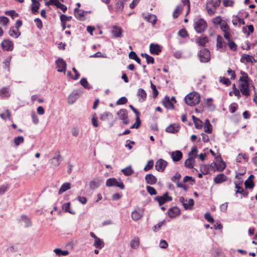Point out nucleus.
<instances>
[{"mask_svg":"<svg viewBox=\"0 0 257 257\" xmlns=\"http://www.w3.org/2000/svg\"><path fill=\"white\" fill-rule=\"evenodd\" d=\"M241 76L239 78L240 82L238 88L242 94L247 97L250 94L248 83L250 79L246 73L241 72Z\"/></svg>","mask_w":257,"mask_h":257,"instance_id":"f257e3e1","label":"nucleus"},{"mask_svg":"<svg viewBox=\"0 0 257 257\" xmlns=\"http://www.w3.org/2000/svg\"><path fill=\"white\" fill-rule=\"evenodd\" d=\"M186 103L189 106H194L198 104L200 100V95L196 92H192L187 95L185 98Z\"/></svg>","mask_w":257,"mask_h":257,"instance_id":"f03ea898","label":"nucleus"},{"mask_svg":"<svg viewBox=\"0 0 257 257\" xmlns=\"http://www.w3.org/2000/svg\"><path fill=\"white\" fill-rule=\"evenodd\" d=\"M197 149L196 147L192 148L191 151L188 153V158L185 161V167L192 169L195 165V159L197 155Z\"/></svg>","mask_w":257,"mask_h":257,"instance_id":"7ed1b4c3","label":"nucleus"},{"mask_svg":"<svg viewBox=\"0 0 257 257\" xmlns=\"http://www.w3.org/2000/svg\"><path fill=\"white\" fill-rule=\"evenodd\" d=\"M221 0H209L206 2V10L208 15H213L220 6Z\"/></svg>","mask_w":257,"mask_h":257,"instance_id":"20e7f679","label":"nucleus"},{"mask_svg":"<svg viewBox=\"0 0 257 257\" xmlns=\"http://www.w3.org/2000/svg\"><path fill=\"white\" fill-rule=\"evenodd\" d=\"M198 56L201 63H207L210 60V52L207 49L201 50L198 53Z\"/></svg>","mask_w":257,"mask_h":257,"instance_id":"39448f33","label":"nucleus"},{"mask_svg":"<svg viewBox=\"0 0 257 257\" xmlns=\"http://www.w3.org/2000/svg\"><path fill=\"white\" fill-rule=\"evenodd\" d=\"M207 27V23L202 19H200L195 22L194 29L195 31L200 33L204 32Z\"/></svg>","mask_w":257,"mask_h":257,"instance_id":"423d86ee","label":"nucleus"},{"mask_svg":"<svg viewBox=\"0 0 257 257\" xmlns=\"http://www.w3.org/2000/svg\"><path fill=\"white\" fill-rule=\"evenodd\" d=\"M82 92L83 91L81 89H76L73 91L68 97V103L70 104H73L78 97L82 94Z\"/></svg>","mask_w":257,"mask_h":257,"instance_id":"0eeeda50","label":"nucleus"},{"mask_svg":"<svg viewBox=\"0 0 257 257\" xmlns=\"http://www.w3.org/2000/svg\"><path fill=\"white\" fill-rule=\"evenodd\" d=\"M106 185L108 187H117L121 189H123L124 185L121 182H118L115 178H111L106 181Z\"/></svg>","mask_w":257,"mask_h":257,"instance_id":"6e6552de","label":"nucleus"},{"mask_svg":"<svg viewBox=\"0 0 257 257\" xmlns=\"http://www.w3.org/2000/svg\"><path fill=\"white\" fill-rule=\"evenodd\" d=\"M220 160L213 162L211 164V167L214 170L217 171H222L226 167L225 163L222 161L221 158Z\"/></svg>","mask_w":257,"mask_h":257,"instance_id":"1a4fd4ad","label":"nucleus"},{"mask_svg":"<svg viewBox=\"0 0 257 257\" xmlns=\"http://www.w3.org/2000/svg\"><path fill=\"white\" fill-rule=\"evenodd\" d=\"M155 200L158 202L159 206H161L166 202L172 201V197L168 195V192H166L163 196L156 197Z\"/></svg>","mask_w":257,"mask_h":257,"instance_id":"9d476101","label":"nucleus"},{"mask_svg":"<svg viewBox=\"0 0 257 257\" xmlns=\"http://www.w3.org/2000/svg\"><path fill=\"white\" fill-rule=\"evenodd\" d=\"M119 118L122 120L123 123L127 124L129 123L127 111L125 109H121L117 113Z\"/></svg>","mask_w":257,"mask_h":257,"instance_id":"9b49d317","label":"nucleus"},{"mask_svg":"<svg viewBox=\"0 0 257 257\" xmlns=\"http://www.w3.org/2000/svg\"><path fill=\"white\" fill-rule=\"evenodd\" d=\"M90 235L94 239L93 246L97 248L101 249L104 246V242L102 239L98 238L93 232H90Z\"/></svg>","mask_w":257,"mask_h":257,"instance_id":"f8f14e48","label":"nucleus"},{"mask_svg":"<svg viewBox=\"0 0 257 257\" xmlns=\"http://www.w3.org/2000/svg\"><path fill=\"white\" fill-rule=\"evenodd\" d=\"M179 201L183 206L185 210L191 209L194 205V200L193 199H190L188 200V202L187 203V200L186 199H185L183 197H180L179 198Z\"/></svg>","mask_w":257,"mask_h":257,"instance_id":"ddd939ff","label":"nucleus"},{"mask_svg":"<svg viewBox=\"0 0 257 257\" xmlns=\"http://www.w3.org/2000/svg\"><path fill=\"white\" fill-rule=\"evenodd\" d=\"M168 163L162 159H159L156 163L155 168L157 171L162 172L165 169Z\"/></svg>","mask_w":257,"mask_h":257,"instance_id":"4468645a","label":"nucleus"},{"mask_svg":"<svg viewBox=\"0 0 257 257\" xmlns=\"http://www.w3.org/2000/svg\"><path fill=\"white\" fill-rule=\"evenodd\" d=\"M226 46V43L224 41L222 36L218 35L216 40V47L217 49L219 50L220 51H223L225 50Z\"/></svg>","mask_w":257,"mask_h":257,"instance_id":"2eb2a0df","label":"nucleus"},{"mask_svg":"<svg viewBox=\"0 0 257 257\" xmlns=\"http://www.w3.org/2000/svg\"><path fill=\"white\" fill-rule=\"evenodd\" d=\"M46 5H54L57 8L61 9L64 13L67 10V7L63 4H61L58 0H49L46 3Z\"/></svg>","mask_w":257,"mask_h":257,"instance_id":"dca6fc26","label":"nucleus"},{"mask_svg":"<svg viewBox=\"0 0 257 257\" xmlns=\"http://www.w3.org/2000/svg\"><path fill=\"white\" fill-rule=\"evenodd\" d=\"M144 215V210L139 208L135 209L132 213V218L134 221H137L141 219Z\"/></svg>","mask_w":257,"mask_h":257,"instance_id":"f3484780","label":"nucleus"},{"mask_svg":"<svg viewBox=\"0 0 257 257\" xmlns=\"http://www.w3.org/2000/svg\"><path fill=\"white\" fill-rule=\"evenodd\" d=\"M62 161V158L59 153L55 155L50 160V163L54 167H57L60 165Z\"/></svg>","mask_w":257,"mask_h":257,"instance_id":"a211bd4d","label":"nucleus"},{"mask_svg":"<svg viewBox=\"0 0 257 257\" xmlns=\"http://www.w3.org/2000/svg\"><path fill=\"white\" fill-rule=\"evenodd\" d=\"M56 64L58 67L57 71L58 72H65L66 68V63L63 59L59 58L56 61Z\"/></svg>","mask_w":257,"mask_h":257,"instance_id":"6ab92c4d","label":"nucleus"},{"mask_svg":"<svg viewBox=\"0 0 257 257\" xmlns=\"http://www.w3.org/2000/svg\"><path fill=\"white\" fill-rule=\"evenodd\" d=\"M1 45L3 49L7 51H12L14 48L12 42L8 39L4 40Z\"/></svg>","mask_w":257,"mask_h":257,"instance_id":"aec40b11","label":"nucleus"},{"mask_svg":"<svg viewBox=\"0 0 257 257\" xmlns=\"http://www.w3.org/2000/svg\"><path fill=\"white\" fill-rule=\"evenodd\" d=\"M256 61L254 58L248 54H243L240 58V62L243 63H253Z\"/></svg>","mask_w":257,"mask_h":257,"instance_id":"412c9836","label":"nucleus"},{"mask_svg":"<svg viewBox=\"0 0 257 257\" xmlns=\"http://www.w3.org/2000/svg\"><path fill=\"white\" fill-rule=\"evenodd\" d=\"M180 213V209L177 207L171 208L168 211V216L170 218L176 217L178 216Z\"/></svg>","mask_w":257,"mask_h":257,"instance_id":"4be33fe9","label":"nucleus"},{"mask_svg":"<svg viewBox=\"0 0 257 257\" xmlns=\"http://www.w3.org/2000/svg\"><path fill=\"white\" fill-rule=\"evenodd\" d=\"M171 157L174 162H178L182 159L183 154L180 151H175L171 153Z\"/></svg>","mask_w":257,"mask_h":257,"instance_id":"5701e85b","label":"nucleus"},{"mask_svg":"<svg viewBox=\"0 0 257 257\" xmlns=\"http://www.w3.org/2000/svg\"><path fill=\"white\" fill-rule=\"evenodd\" d=\"M150 51L152 54L158 55L161 51V48L158 44L151 43L150 45Z\"/></svg>","mask_w":257,"mask_h":257,"instance_id":"b1692460","label":"nucleus"},{"mask_svg":"<svg viewBox=\"0 0 257 257\" xmlns=\"http://www.w3.org/2000/svg\"><path fill=\"white\" fill-rule=\"evenodd\" d=\"M86 13V12L79 9L78 8H75L74 10V15L75 18L80 20V21H84V14Z\"/></svg>","mask_w":257,"mask_h":257,"instance_id":"393cba45","label":"nucleus"},{"mask_svg":"<svg viewBox=\"0 0 257 257\" xmlns=\"http://www.w3.org/2000/svg\"><path fill=\"white\" fill-rule=\"evenodd\" d=\"M180 126L178 124L174 123L169 125L166 128V131L169 133L175 134L177 133L179 130Z\"/></svg>","mask_w":257,"mask_h":257,"instance_id":"a878e982","label":"nucleus"},{"mask_svg":"<svg viewBox=\"0 0 257 257\" xmlns=\"http://www.w3.org/2000/svg\"><path fill=\"white\" fill-rule=\"evenodd\" d=\"M9 34L12 37L17 38L20 36L21 33L19 29L15 28L14 27H12L10 29Z\"/></svg>","mask_w":257,"mask_h":257,"instance_id":"bb28decb","label":"nucleus"},{"mask_svg":"<svg viewBox=\"0 0 257 257\" xmlns=\"http://www.w3.org/2000/svg\"><path fill=\"white\" fill-rule=\"evenodd\" d=\"M122 30L121 28L118 26H114L112 30V34L115 38H120L122 36Z\"/></svg>","mask_w":257,"mask_h":257,"instance_id":"cd10ccee","label":"nucleus"},{"mask_svg":"<svg viewBox=\"0 0 257 257\" xmlns=\"http://www.w3.org/2000/svg\"><path fill=\"white\" fill-rule=\"evenodd\" d=\"M101 182L99 179L94 178L90 182L89 187L91 189H95L100 185Z\"/></svg>","mask_w":257,"mask_h":257,"instance_id":"c85d7f7f","label":"nucleus"},{"mask_svg":"<svg viewBox=\"0 0 257 257\" xmlns=\"http://www.w3.org/2000/svg\"><path fill=\"white\" fill-rule=\"evenodd\" d=\"M227 180V177L223 174H219L214 178V182L216 184H220L225 182Z\"/></svg>","mask_w":257,"mask_h":257,"instance_id":"c756f323","label":"nucleus"},{"mask_svg":"<svg viewBox=\"0 0 257 257\" xmlns=\"http://www.w3.org/2000/svg\"><path fill=\"white\" fill-rule=\"evenodd\" d=\"M146 182L151 185L155 184L157 181V178L152 174H147L145 177Z\"/></svg>","mask_w":257,"mask_h":257,"instance_id":"7c9ffc66","label":"nucleus"},{"mask_svg":"<svg viewBox=\"0 0 257 257\" xmlns=\"http://www.w3.org/2000/svg\"><path fill=\"white\" fill-rule=\"evenodd\" d=\"M137 95L139 97H140L139 99L140 101H144L147 98V93L143 88H139L138 90Z\"/></svg>","mask_w":257,"mask_h":257,"instance_id":"2f4dec72","label":"nucleus"},{"mask_svg":"<svg viewBox=\"0 0 257 257\" xmlns=\"http://www.w3.org/2000/svg\"><path fill=\"white\" fill-rule=\"evenodd\" d=\"M11 95V92L8 87H4L0 89V96L2 97H9Z\"/></svg>","mask_w":257,"mask_h":257,"instance_id":"473e14b6","label":"nucleus"},{"mask_svg":"<svg viewBox=\"0 0 257 257\" xmlns=\"http://www.w3.org/2000/svg\"><path fill=\"white\" fill-rule=\"evenodd\" d=\"M163 103L164 106L168 109H173L174 105L171 102L170 97L168 96H166L163 100Z\"/></svg>","mask_w":257,"mask_h":257,"instance_id":"72a5a7b5","label":"nucleus"},{"mask_svg":"<svg viewBox=\"0 0 257 257\" xmlns=\"http://www.w3.org/2000/svg\"><path fill=\"white\" fill-rule=\"evenodd\" d=\"M234 183L235 185V188L236 189L235 193H239L242 195L244 197H247L248 192L246 191H244V189L242 187H240L237 184H236V183L235 182Z\"/></svg>","mask_w":257,"mask_h":257,"instance_id":"f704fd0d","label":"nucleus"},{"mask_svg":"<svg viewBox=\"0 0 257 257\" xmlns=\"http://www.w3.org/2000/svg\"><path fill=\"white\" fill-rule=\"evenodd\" d=\"M56 255L60 257L61 256H66L69 254L68 250H62L60 248H55L53 250Z\"/></svg>","mask_w":257,"mask_h":257,"instance_id":"c9c22d12","label":"nucleus"},{"mask_svg":"<svg viewBox=\"0 0 257 257\" xmlns=\"http://www.w3.org/2000/svg\"><path fill=\"white\" fill-rule=\"evenodd\" d=\"M196 41L199 45L204 46L208 43V40L207 37H201L197 38Z\"/></svg>","mask_w":257,"mask_h":257,"instance_id":"e433bc0d","label":"nucleus"},{"mask_svg":"<svg viewBox=\"0 0 257 257\" xmlns=\"http://www.w3.org/2000/svg\"><path fill=\"white\" fill-rule=\"evenodd\" d=\"M32 4V11L33 13L35 14L38 12L39 9L40 3L36 0H31Z\"/></svg>","mask_w":257,"mask_h":257,"instance_id":"4c0bfd02","label":"nucleus"},{"mask_svg":"<svg viewBox=\"0 0 257 257\" xmlns=\"http://www.w3.org/2000/svg\"><path fill=\"white\" fill-rule=\"evenodd\" d=\"M71 16H67L65 15H61L60 16V20L62 22V30H64L65 29V22L69 21L71 20Z\"/></svg>","mask_w":257,"mask_h":257,"instance_id":"58836bf2","label":"nucleus"},{"mask_svg":"<svg viewBox=\"0 0 257 257\" xmlns=\"http://www.w3.org/2000/svg\"><path fill=\"white\" fill-rule=\"evenodd\" d=\"M122 173L126 176H128L132 175L134 173V170L132 168L131 166H128L121 170Z\"/></svg>","mask_w":257,"mask_h":257,"instance_id":"ea45409f","label":"nucleus"},{"mask_svg":"<svg viewBox=\"0 0 257 257\" xmlns=\"http://www.w3.org/2000/svg\"><path fill=\"white\" fill-rule=\"evenodd\" d=\"M21 220L25 223V227H28L32 225L31 219L26 215H23L21 216Z\"/></svg>","mask_w":257,"mask_h":257,"instance_id":"a19ab883","label":"nucleus"},{"mask_svg":"<svg viewBox=\"0 0 257 257\" xmlns=\"http://www.w3.org/2000/svg\"><path fill=\"white\" fill-rule=\"evenodd\" d=\"M71 184L69 183H64L61 186L59 191V194H61L62 193L65 192L70 188Z\"/></svg>","mask_w":257,"mask_h":257,"instance_id":"79ce46f5","label":"nucleus"},{"mask_svg":"<svg viewBox=\"0 0 257 257\" xmlns=\"http://www.w3.org/2000/svg\"><path fill=\"white\" fill-rule=\"evenodd\" d=\"M80 84L86 89H90L92 88L91 86L88 83L85 78H82L80 81Z\"/></svg>","mask_w":257,"mask_h":257,"instance_id":"37998d69","label":"nucleus"},{"mask_svg":"<svg viewBox=\"0 0 257 257\" xmlns=\"http://www.w3.org/2000/svg\"><path fill=\"white\" fill-rule=\"evenodd\" d=\"M131 246L132 248L136 249L140 245V240L138 237H136L131 241Z\"/></svg>","mask_w":257,"mask_h":257,"instance_id":"c03bdc74","label":"nucleus"},{"mask_svg":"<svg viewBox=\"0 0 257 257\" xmlns=\"http://www.w3.org/2000/svg\"><path fill=\"white\" fill-rule=\"evenodd\" d=\"M146 19L150 23L155 25L157 20V17L154 15H150L146 17Z\"/></svg>","mask_w":257,"mask_h":257,"instance_id":"a18cd8bd","label":"nucleus"},{"mask_svg":"<svg viewBox=\"0 0 257 257\" xmlns=\"http://www.w3.org/2000/svg\"><path fill=\"white\" fill-rule=\"evenodd\" d=\"M14 142L15 145L17 147L19 146L20 145L23 144L24 142V137L22 136H19L16 137L14 139Z\"/></svg>","mask_w":257,"mask_h":257,"instance_id":"49530a36","label":"nucleus"},{"mask_svg":"<svg viewBox=\"0 0 257 257\" xmlns=\"http://www.w3.org/2000/svg\"><path fill=\"white\" fill-rule=\"evenodd\" d=\"M141 120L140 119V117H139V116H136V122H135V123L134 124H133L131 126V128H138L139 127V126H140L141 125Z\"/></svg>","mask_w":257,"mask_h":257,"instance_id":"de8ad7c7","label":"nucleus"},{"mask_svg":"<svg viewBox=\"0 0 257 257\" xmlns=\"http://www.w3.org/2000/svg\"><path fill=\"white\" fill-rule=\"evenodd\" d=\"M151 83V88L153 90V98H156L158 95V91L156 88L155 85H154L152 81H150Z\"/></svg>","mask_w":257,"mask_h":257,"instance_id":"09e8293b","label":"nucleus"},{"mask_svg":"<svg viewBox=\"0 0 257 257\" xmlns=\"http://www.w3.org/2000/svg\"><path fill=\"white\" fill-rule=\"evenodd\" d=\"M11 115V113L10 111L8 109H7L4 112H3V113H2L1 114V117L3 119H6V118L10 119Z\"/></svg>","mask_w":257,"mask_h":257,"instance_id":"8fccbe9b","label":"nucleus"},{"mask_svg":"<svg viewBox=\"0 0 257 257\" xmlns=\"http://www.w3.org/2000/svg\"><path fill=\"white\" fill-rule=\"evenodd\" d=\"M70 207V202L66 203L64 204L62 206V208L64 210H65V211L69 212L71 214H75L74 212H72L70 210V209H69Z\"/></svg>","mask_w":257,"mask_h":257,"instance_id":"3c124183","label":"nucleus"},{"mask_svg":"<svg viewBox=\"0 0 257 257\" xmlns=\"http://www.w3.org/2000/svg\"><path fill=\"white\" fill-rule=\"evenodd\" d=\"M220 28L224 32L229 31V28L227 23L224 21L220 25Z\"/></svg>","mask_w":257,"mask_h":257,"instance_id":"603ef678","label":"nucleus"},{"mask_svg":"<svg viewBox=\"0 0 257 257\" xmlns=\"http://www.w3.org/2000/svg\"><path fill=\"white\" fill-rule=\"evenodd\" d=\"M245 187L248 189H252L254 186V183L252 180H247L244 182Z\"/></svg>","mask_w":257,"mask_h":257,"instance_id":"864d4df0","label":"nucleus"},{"mask_svg":"<svg viewBox=\"0 0 257 257\" xmlns=\"http://www.w3.org/2000/svg\"><path fill=\"white\" fill-rule=\"evenodd\" d=\"M227 45L228 46L229 48L232 51H235L237 49V45L233 41L231 40L228 42Z\"/></svg>","mask_w":257,"mask_h":257,"instance_id":"5fc2aeb1","label":"nucleus"},{"mask_svg":"<svg viewBox=\"0 0 257 257\" xmlns=\"http://www.w3.org/2000/svg\"><path fill=\"white\" fill-rule=\"evenodd\" d=\"M127 98L123 96V97H121V98H120L116 101V104L117 105H123V104H125L127 102Z\"/></svg>","mask_w":257,"mask_h":257,"instance_id":"6e6d98bb","label":"nucleus"},{"mask_svg":"<svg viewBox=\"0 0 257 257\" xmlns=\"http://www.w3.org/2000/svg\"><path fill=\"white\" fill-rule=\"evenodd\" d=\"M9 22V19L5 16L0 17V25L6 26Z\"/></svg>","mask_w":257,"mask_h":257,"instance_id":"4d7b16f0","label":"nucleus"},{"mask_svg":"<svg viewBox=\"0 0 257 257\" xmlns=\"http://www.w3.org/2000/svg\"><path fill=\"white\" fill-rule=\"evenodd\" d=\"M147 191L151 195H154L157 194V191L153 187L148 186H147Z\"/></svg>","mask_w":257,"mask_h":257,"instance_id":"13d9d810","label":"nucleus"},{"mask_svg":"<svg viewBox=\"0 0 257 257\" xmlns=\"http://www.w3.org/2000/svg\"><path fill=\"white\" fill-rule=\"evenodd\" d=\"M182 7L181 6H177L174 10L173 16L174 18H176L179 16V13L182 11Z\"/></svg>","mask_w":257,"mask_h":257,"instance_id":"bf43d9fd","label":"nucleus"},{"mask_svg":"<svg viewBox=\"0 0 257 257\" xmlns=\"http://www.w3.org/2000/svg\"><path fill=\"white\" fill-rule=\"evenodd\" d=\"M220 82L226 86H229L231 84V82L230 80L225 77H220Z\"/></svg>","mask_w":257,"mask_h":257,"instance_id":"052dcab7","label":"nucleus"},{"mask_svg":"<svg viewBox=\"0 0 257 257\" xmlns=\"http://www.w3.org/2000/svg\"><path fill=\"white\" fill-rule=\"evenodd\" d=\"M154 166V162L153 160H150L148 161L147 165L144 168V170L145 171H149Z\"/></svg>","mask_w":257,"mask_h":257,"instance_id":"680f3d73","label":"nucleus"},{"mask_svg":"<svg viewBox=\"0 0 257 257\" xmlns=\"http://www.w3.org/2000/svg\"><path fill=\"white\" fill-rule=\"evenodd\" d=\"M224 21H222L220 16H217L214 18L212 22L214 25H220Z\"/></svg>","mask_w":257,"mask_h":257,"instance_id":"e2e57ef3","label":"nucleus"},{"mask_svg":"<svg viewBox=\"0 0 257 257\" xmlns=\"http://www.w3.org/2000/svg\"><path fill=\"white\" fill-rule=\"evenodd\" d=\"M111 115V113L109 112H105L101 114L100 116V119L102 120H105L107 118Z\"/></svg>","mask_w":257,"mask_h":257,"instance_id":"0e129e2a","label":"nucleus"},{"mask_svg":"<svg viewBox=\"0 0 257 257\" xmlns=\"http://www.w3.org/2000/svg\"><path fill=\"white\" fill-rule=\"evenodd\" d=\"M237 108V104L235 103H233L231 104L229 106V111L231 113H234L236 111Z\"/></svg>","mask_w":257,"mask_h":257,"instance_id":"69168bd1","label":"nucleus"},{"mask_svg":"<svg viewBox=\"0 0 257 257\" xmlns=\"http://www.w3.org/2000/svg\"><path fill=\"white\" fill-rule=\"evenodd\" d=\"M34 22L38 29H41L42 28V22L39 18H36L34 20Z\"/></svg>","mask_w":257,"mask_h":257,"instance_id":"338daca9","label":"nucleus"},{"mask_svg":"<svg viewBox=\"0 0 257 257\" xmlns=\"http://www.w3.org/2000/svg\"><path fill=\"white\" fill-rule=\"evenodd\" d=\"M204 218L206 220H207L208 222L210 223H212L214 222V219L213 217L211 216V214L209 212H207L204 214Z\"/></svg>","mask_w":257,"mask_h":257,"instance_id":"774afa93","label":"nucleus"}]
</instances>
